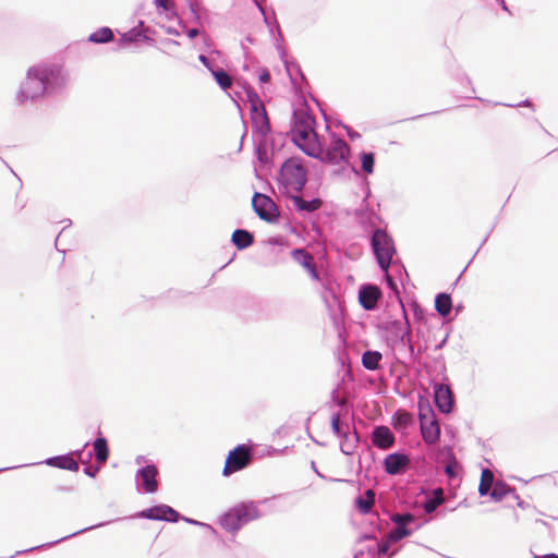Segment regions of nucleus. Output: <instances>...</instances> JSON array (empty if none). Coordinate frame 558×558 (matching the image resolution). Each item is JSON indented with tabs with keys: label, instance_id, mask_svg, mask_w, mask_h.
<instances>
[{
	"label": "nucleus",
	"instance_id": "cd10ccee",
	"mask_svg": "<svg viewBox=\"0 0 558 558\" xmlns=\"http://www.w3.org/2000/svg\"><path fill=\"white\" fill-rule=\"evenodd\" d=\"M88 39L89 41L97 44L109 43L113 39V33L109 27H102L90 34Z\"/></svg>",
	"mask_w": 558,
	"mask_h": 558
},
{
	"label": "nucleus",
	"instance_id": "4c0bfd02",
	"mask_svg": "<svg viewBox=\"0 0 558 558\" xmlns=\"http://www.w3.org/2000/svg\"><path fill=\"white\" fill-rule=\"evenodd\" d=\"M389 549V544L388 543H384L381 545H379V554H386Z\"/></svg>",
	"mask_w": 558,
	"mask_h": 558
},
{
	"label": "nucleus",
	"instance_id": "f257e3e1",
	"mask_svg": "<svg viewBox=\"0 0 558 558\" xmlns=\"http://www.w3.org/2000/svg\"><path fill=\"white\" fill-rule=\"evenodd\" d=\"M315 118L305 104L293 111L290 130L291 140L308 156H317L320 154V141L315 131Z\"/></svg>",
	"mask_w": 558,
	"mask_h": 558
},
{
	"label": "nucleus",
	"instance_id": "4be33fe9",
	"mask_svg": "<svg viewBox=\"0 0 558 558\" xmlns=\"http://www.w3.org/2000/svg\"><path fill=\"white\" fill-rule=\"evenodd\" d=\"M281 174H305L302 161L298 157H291L281 166Z\"/></svg>",
	"mask_w": 558,
	"mask_h": 558
},
{
	"label": "nucleus",
	"instance_id": "37998d69",
	"mask_svg": "<svg viewBox=\"0 0 558 558\" xmlns=\"http://www.w3.org/2000/svg\"><path fill=\"white\" fill-rule=\"evenodd\" d=\"M534 558H558V556L555 554H550V555H543V556H534Z\"/></svg>",
	"mask_w": 558,
	"mask_h": 558
},
{
	"label": "nucleus",
	"instance_id": "4468645a",
	"mask_svg": "<svg viewBox=\"0 0 558 558\" xmlns=\"http://www.w3.org/2000/svg\"><path fill=\"white\" fill-rule=\"evenodd\" d=\"M277 181L280 185H282L286 190V193L291 197V195H296L302 191L303 186L306 183V177H276Z\"/></svg>",
	"mask_w": 558,
	"mask_h": 558
},
{
	"label": "nucleus",
	"instance_id": "e433bc0d",
	"mask_svg": "<svg viewBox=\"0 0 558 558\" xmlns=\"http://www.w3.org/2000/svg\"><path fill=\"white\" fill-rule=\"evenodd\" d=\"M439 502H440V501L430 500L429 502H427V504L425 505V510H426L427 512L433 511Z\"/></svg>",
	"mask_w": 558,
	"mask_h": 558
},
{
	"label": "nucleus",
	"instance_id": "393cba45",
	"mask_svg": "<svg viewBox=\"0 0 558 558\" xmlns=\"http://www.w3.org/2000/svg\"><path fill=\"white\" fill-rule=\"evenodd\" d=\"M383 355L378 351H366L362 355V364L365 368L369 371H375L379 368V362L381 361Z\"/></svg>",
	"mask_w": 558,
	"mask_h": 558
},
{
	"label": "nucleus",
	"instance_id": "39448f33",
	"mask_svg": "<svg viewBox=\"0 0 558 558\" xmlns=\"http://www.w3.org/2000/svg\"><path fill=\"white\" fill-rule=\"evenodd\" d=\"M418 416L424 441L429 445L435 444L439 439L440 427L435 417L434 411L428 404L420 405Z\"/></svg>",
	"mask_w": 558,
	"mask_h": 558
},
{
	"label": "nucleus",
	"instance_id": "dca6fc26",
	"mask_svg": "<svg viewBox=\"0 0 558 558\" xmlns=\"http://www.w3.org/2000/svg\"><path fill=\"white\" fill-rule=\"evenodd\" d=\"M409 462L410 460L405 454L391 453L385 459V470L389 474H398Z\"/></svg>",
	"mask_w": 558,
	"mask_h": 558
},
{
	"label": "nucleus",
	"instance_id": "79ce46f5",
	"mask_svg": "<svg viewBox=\"0 0 558 558\" xmlns=\"http://www.w3.org/2000/svg\"><path fill=\"white\" fill-rule=\"evenodd\" d=\"M332 427H333V429L338 430V428H339V417H333L332 418Z\"/></svg>",
	"mask_w": 558,
	"mask_h": 558
},
{
	"label": "nucleus",
	"instance_id": "b1692460",
	"mask_svg": "<svg viewBox=\"0 0 558 558\" xmlns=\"http://www.w3.org/2000/svg\"><path fill=\"white\" fill-rule=\"evenodd\" d=\"M495 485L494 473L489 469H484L481 474V481L478 485V493L481 496H486Z\"/></svg>",
	"mask_w": 558,
	"mask_h": 558
},
{
	"label": "nucleus",
	"instance_id": "1a4fd4ad",
	"mask_svg": "<svg viewBox=\"0 0 558 558\" xmlns=\"http://www.w3.org/2000/svg\"><path fill=\"white\" fill-rule=\"evenodd\" d=\"M140 517L150 520H163L169 522H177L179 520V512L167 505H159L149 509L143 510Z\"/></svg>",
	"mask_w": 558,
	"mask_h": 558
},
{
	"label": "nucleus",
	"instance_id": "412c9836",
	"mask_svg": "<svg viewBox=\"0 0 558 558\" xmlns=\"http://www.w3.org/2000/svg\"><path fill=\"white\" fill-rule=\"evenodd\" d=\"M291 199H292L294 206L299 210H305V211H308V213H312V211H315V210L319 209L322 204H323L322 199H319V198H314V199L307 202V201H304L299 195H291Z\"/></svg>",
	"mask_w": 558,
	"mask_h": 558
},
{
	"label": "nucleus",
	"instance_id": "58836bf2",
	"mask_svg": "<svg viewBox=\"0 0 558 558\" xmlns=\"http://www.w3.org/2000/svg\"><path fill=\"white\" fill-rule=\"evenodd\" d=\"M411 416L408 413L400 414V421L407 424L410 421Z\"/></svg>",
	"mask_w": 558,
	"mask_h": 558
},
{
	"label": "nucleus",
	"instance_id": "2f4dec72",
	"mask_svg": "<svg viewBox=\"0 0 558 558\" xmlns=\"http://www.w3.org/2000/svg\"><path fill=\"white\" fill-rule=\"evenodd\" d=\"M410 533H411L410 530L400 525V526H397L396 529H393L389 533L388 539L391 542H398V541L402 539L403 537L409 536Z\"/></svg>",
	"mask_w": 558,
	"mask_h": 558
},
{
	"label": "nucleus",
	"instance_id": "6ab92c4d",
	"mask_svg": "<svg viewBox=\"0 0 558 558\" xmlns=\"http://www.w3.org/2000/svg\"><path fill=\"white\" fill-rule=\"evenodd\" d=\"M47 464L69 471H77L78 463L70 456H60L47 460Z\"/></svg>",
	"mask_w": 558,
	"mask_h": 558
},
{
	"label": "nucleus",
	"instance_id": "aec40b11",
	"mask_svg": "<svg viewBox=\"0 0 558 558\" xmlns=\"http://www.w3.org/2000/svg\"><path fill=\"white\" fill-rule=\"evenodd\" d=\"M232 242L239 250H243L253 244L254 236L246 230L236 229L232 233Z\"/></svg>",
	"mask_w": 558,
	"mask_h": 558
},
{
	"label": "nucleus",
	"instance_id": "7ed1b4c3",
	"mask_svg": "<svg viewBox=\"0 0 558 558\" xmlns=\"http://www.w3.org/2000/svg\"><path fill=\"white\" fill-rule=\"evenodd\" d=\"M372 246L379 267L387 272L396 253L393 240L384 230H376L372 236Z\"/></svg>",
	"mask_w": 558,
	"mask_h": 558
},
{
	"label": "nucleus",
	"instance_id": "ea45409f",
	"mask_svg": "<svg viewBox=\"0 0 558 558\" xmlns=\"http://www.w3.org/2000/svg\"><path fill=\"white\" fill-rule=\"evenodd\" d=\"M454 466L452 464H448L446 466V473L449 474L450 476H453L454 475Z\"/></svg>",
	"mask_w": 558,
	"mask_h": 558
},
{
	"label": "nucleus",
	"instance_id": "7c9ffc66",
	"mask_svg": "<svg viewBox=\"0 0 558 558\" xmlns=\"http://www.w3.org/2000/svg\"><path fill=\"white\" fill-rule=\"evenodd\" d=\"M375 157L373 153H362L361 154V166L362 170L366 173H372L374 171Z\"/></svg>",
	"mask_w": 558,
	"mask_h": 558
},
{
	"label": "nucleus",
	"instance_id": "c756f323",
	"mask_svg": "<svg viewBox=\"0 0 558 558\" xmlns=\"http://www.w3.org/2000/svg\"><path fill=\"white\" fill-rule=\"evenodd\" d=\"M214 77L219 86L223 89H228L232 85L231 76L223 70L213 71Z\"/></svg>",
	"mask_w": 558,
	"mask_h": 558
},
{
	"label": "nucleus",
	"instance_id": "a211bd4d",
	"mask_svg": "<svg viewBox=\"0 0 558 558\" xmlns=\"http://www.w3.org/2000/svg\"><path fill=\"white\" fill-rule=\"evenodd\" d=\"M256 156L259 166H256L255 170L260 172L270 171L269 163L271 161V154L269 153L265 144H258L256 148Z\"/></svg>",
	"mask_w": 558,
	"mask_h": 558
},
{
	"label": "nucleus",
	"instance_id": "bb28decb",
	"mask_svg": "<svg viewBox=\"0 0 558 558\" xmlns=\"http://www.w3.org/2000/svg\"><path fill=\"white\" fill-rule=\"evenodd\" d=\"M435 307H436V311L441 316H447L451 312V307H452V302H451L450 295L446 294V293L438 294L435 300Z\"/></svg>",
	"mask_w": 558,
	"mask_h": 558
},
{
	"label": "nucleus",
	"instance_id": "c85d7f7f",
	"mask_svg": "<svg viewBox=\"0 0 558 558\" xmlns=\"http://www.w3.org/2000/svg\"><path fill=\"white\" fill-rule=\"evenodd\" d=\"M512 489L504 482H496L490 490V497L496 500L500 501L506 495L511 493Z\"/></svg>",
	"mask_w": 558,
	"mask_h": 558
},
{
	"label": "nucleus",
	"instance_id": "f03ea898",
	"mask_svg": "<svg viewBox=\"0 0 558 558\" xmlns=\"http://www.w3.org/2000/svg\"><path fill=\"white\" fill-rule=\"evenodd\" d=\"M63 83L61 69L56 65H36L27 70L21 83L17 99L21 104L43 97L47 88L59 82Z\"/></svg>",
	"mask_w": 558,
	"mask_h": 558
},
{
	"label": "nucleus",
	"instance_id": "a19ab883",
	"mask_svg": "<svg viewBox=\"0 0 558 558\" xmlns=\"http://www.w3.org/2000/svg\"><path fill=\"white\" fill-rule=\"evenodd\" d=\"M199 61L205 64L207 68H209V62H208V59L207 57H205L204 54H201L199 56Z\"/></svg>",
	"mask_w": 558,
	"mask_h": 558
},
{
	"label": "nucleus",
	"instance_id": "ddd939ff",
	"mask_svg": "<svg viewBox=\"0 0 558 558\" xmlns=\"http://www.w3.org/2000/svg\"><path fill=\"white\" fill-rule=\"evenodd\" d=\"M373 444L380 449H388L395 442V437L387 426H378L373 432Z\"/></svg>",
	"mask_w": 558,
	"mask_h": 558
},
{
	"label": "nucleus",
	"instance_id": "f704fd0d",
	"mask_svg": "<svg viewBox=\"0 0 558 558\" xmlns=\"http://www.w3.org/2000/svg\"><path fill=\"white\" fill-rule=\"evenodd\" d=\"M258 81L262 84H266L270 82V74L267 69H262L258 74Z\"/></svg>",
	"mask_w": 558,
	"mask_h": 558
},
{
	"label": "nucleus",
	"instance_id": "f3484780",
	"mask_svg": "<svg viewBox=\"0 0 558 558\" xmlns=\"http://www.w3.org/2000/svg\"><path fill=\"white\" fill-rule=\"evenodd\" d=\"M292 257L296 263L306 268L313 278H317L314 258L308 252H306L305 250L298 248L292 252Z\"/></svg>",
	"mask_w": 558,
	"mask_h": 558
},
{
	"label": "nucleus",
	"instance_id": "423d86ee",
	"mask_svg": "<svg viewBox=\"0 0 558 558\" xmlns=\"http://www.w3.org/2000/svg\"><path fill=\"white\" fill-rule=\"evenodd\" d=\"M349 151L350 148L348 144L342 138L333 135L326 150L320 146V154L313 157L319 158L326 163L340 165L342 161H345Z\"/></svg>",
	"mask_w": 558,
	"mask_h": 558
},
{
	"label": "nucleus",
	"instance_id": "0eeeda50",
	"mask_svg": "<svg viewBox=\"0 0 558 558\" xmlns=\"http://www.w3.org/2000/svg\"><path fill=\"white\" fill-rule=\"evenodd\" d=\"M253 208L256 215L267 221L275 222L279 217V211L274 201L267 195L255 193L252 199Z\"/></svg>",
	"mask_w": 558,
	"mask_h": 558
},
{
	"label": "nucleus",
	"instance_id": "9b49d317",
	"mask_svg": "<svg viewBox=\"0 0 558 558\" xmlns=\"http://www.w3.org/2000/svg\"><path fill=\"white\" fill-rule=\"evenodd\" d=\"M435 402L441 412L449 413L451 411L453 399L448 386L437 385L435 387Z\"/></svg>",
	"mask_w": 558,
	"mask_h": 558
},
{
	"label": "nucleus",
	"instance_id": "a878e982",
	"mask_svg": "<svg viewBox=\"0 0 558 558\" xmlns=\"http://www.w3.org/2000/svg\"><path fill=\"white\" fill-rule=\"evenodd\" d=\"M375 502V493L372 489L366 490L365 496L359 497L355 500L356 508L362 513H368Z\"/></svg>",
	"mask_w": 558,
	"mask_h": 558
},
{
	"label": "nucleus",
	"instance_id": "2eb2a0df",
	"mask_svg": "<svg viewBox=\"0 0 558 558\" xmlns=\"http://www.w3.org/2000/svg\"><path fill=\"white\" fill-rule=\"evenodd\" d=\"M251 120L253 129L259 136L264 137L270 131L269 119L265 108L252 112Z\"/></svg>",
	"mask_w": 558,
	"mask_h": 558
},
{
	"label": "nucleus",
	"instance_id": "f8f14e48",
	"mask_svg": "<svg viewBox=\"0 0 558 558\" xmlns=\"http://www.w3.org/2000/svg\"><path fill=\"white\" fill-rule=\"evenodd\" d=\"M158 474V470L155 465H147L140 471V475L142 478V486L145 493L153 494L158 489V482L156 476Z\"/></svg>",
	"mask_w": 558,
	"mask_h": 558
},
{
	"label": "nucleus",
	"instance_id": "c9c22d12",
	"mask_svg": "<svg viewBox=\"0 0 558 558\" xmlns=\"http://www.w3.org/2000/svg\"><path fill=\"white\" fill-rule=\"evenodd\" d=\"M156 4L163 10H169L171 7V0H155Z\"/></svg>",
	"mask_w": 558,
	"mask_h": 558
},
{
	"label": "nucleus",
	"instance_id": "72a5a7b5",
	"mask_svg": "<svg viewBox=\"0 0 558 558\" xmlns=\"http://www.w3.org/2000/svg\"><path fill=\"white\" fill-rule=\"evenodd\" d=\"M393 522H396L398 524V526L402 525L404 526L405 523H409L411 521H413V515L408 513V514H396L393 518H392Z\"/></svg>",
	"mask_w": 558,
	"mask_h": 558
},
{
	"label": "nucleus",
	"instance_id": "5701e85b",
	"mask_svg": "<svg viewBox=\"0 0 558 558\" xmlns=\"http://www.w3.org/2000/svg\"><path fill=\"white\" fill-rule=\"evenodd\" d=\"M93 446L96 456V461L100 464H104L109 458V448L107 440L104 437H98L95 439Z\"/></svg>",
	"mask_w": 558,
	"mask_h": 558
},
{
	"label": "nucleus",
	"instance_id": "473e14b6",
	"mask_svg": "<svg viewBox=\"0 0 558 558\" xmlns=\"http://www.w3.org/2000/svg\"><path fill=\"white\" fill-rule=\"evenodd\" d=\"M247 97H248V101L251 104V113L265 108L264 104L262 102V100L259 99V97L257 96L256 93L248 92Z\"/></svg>",
	"mask_w": 558,
	"mask_h": 558
},
{
	"label": "nucleus",
	"instance_id": "9d476101",
	"mask_svg": "<svg viewBox=\"0 0 558 558\" xmlns=\"http://www.w3.org/2000/svg\"><path fill=\"white\" fill-rule=\"evenodd\" d=\"M381 296V291L378 287L366 284L360 289L359 300L361 305L365 310H374L377 305L378 300Z\"/></svg>",
	"mask_w": 558,
	"mask_h": 558
},
{
	"label": "nucleus",
	"instance_id": "20e7f679",
	"mask_svg": "<svg viewBox=\"0 0 558 558\" xmlns=\"http://www.w3.org/2000/svg\"><path fill=\"white\" fill-rule=\"evenodd\" d=\"M253 459V450L247 445H239L231 450L226 459L222 474L230 476L231 474L241 471L248 466Z\"/></svg>",
	"mask_w": 558,
	"mask_h": 558
},
{
	"label": "nucleus",
	"instance_id": "6e6552de",
	"mask_svg": "<svg viewBox=\"0 0 558 558\" xmlns=\"http://www.w3.org/2000/svg\"><path fill=\"white\" fill-rule=\"evenodd\" d=\"M247 520V510L244 507H236L225 513L219 522L225 530L236 532Z\"/></svg>",
	"mask_w": 558,
	"mask_h": 558
}]
</instances>
